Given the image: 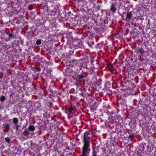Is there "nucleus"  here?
<instances>
[{
	"instance_id": "1",
	"label": "nucleus",
	"mask_w": 156,
	"mask_h": 156,
	"mask_svg": "<svg viewBox=\"0 0 156 156\" xmlns=\"http://www.w3.org/2000/svg\"><path fill=\"white\" fill-rule=\"evenodd\" d=\"M90 136H89V133L88 132H86L83 136V140L84 143V145L83 147V150H90L89 148L90 146Z\"/></svg>"
},
{
	"instance_id": "2",
	"label": "nucleus",
	"mask_w": 156,
	"mask_h": 156,
	"mask_svg": "<svg viewBox=\"0 0 156 156\" xmlns=\"http://www.w3.org/2000/svg\"><path fill=\"white\" fill-rule=\"evenodd\" d=\"M132 16V14L131 13V12H130L129 13H128L126 14V17L125 19L124 20H127L128 21H129L130 20Z\"/></svg>"
},
{
	"instance_id": "3",
	"label": "nucleus",
	"mask_w": 156,
	"mask_h": 156,
	"mask_svg": "<svg viewBox=\"0 0 156 156\" xmlns=\"http://www.w3.org/2000/svg\"><path fill=\"white\" fill-rule=\"evenodd\" d=\"M90 151V150L82 149V153L81 156H88Z\"/></svg>"
},
{
	"instance_id": "4",
	"label": "nucleus",
	"mask_w": 156,
	"mask_h": 156,
	"mask_svg": "<svg viewBox=\"0 0 156 156\" xmlns=\"http://www.w3.org/2000/svg\"><path fill=\"white\" fill-rule=\"evenodd\" d=\"M145 52L143 48H139L138 50L136 52L138 53H140V54H143Z\"/></svg>"
},
{
	"instance_id": "5",
	"label": "nucleus",
	"mask_w": 156,
	"mask_h": 156,
	"mask_svg": "<svg viewBox=\"0 0 156 156\" xmlns=\"http://www.w3.org/2000/svg\"><path fill=\"white\" fill-rule=\"evenodd\" d=\"M116 8L115 6L112 4L111 6L110 10H111L113 13H114L116 11Z\"/></svg>"
},
{
	"instance_id": "6",
	"label": "nucleus",
	"mask_w": 156,
	"mask_h": 156,
	"mask_svg": "<svg viewBox=\"0 0 156 156\" xmlns=\"http://www.w3.org/2000/svg\"><path fill=\"white\" fill-rule=\"evenodd\" d=\"M73 111V108L72 107H70L66 111V113H68L69 114L71 112H72V111Z\"/></svg>"
},
{
	"instance_id": "7",
	"label": "nucleus",
	"mask_w": 156,
	"mask_h": 156,
	"mask_svg": "<svg viewBox=\"0 0 156 156\" xmlns=\"http://www.w3.org/2000/svg\"><path fill=\"white\" fill-rule=\"evenodd\" d=\"M92 156H97V150L95 148L93 149L92 150Z\"/></svg>"
},
{
	"instance_id": "8",
	"label": "nucleus",
	"mask_w": 156,
	"mask_h": 156,
	"mask_svg": "<svg viewBox=\"0 0 156 156\" xmlns=\"http://www.w3.org/2000/svg\"><path fill=\"white\" fill-rule=\"evenodd\" d=\"M29 134V131L27 129H25L23 133V134L24 136H27Z\"/></svg>"
},
{
	"instance_id": "9",
	"label": "nucleus",
	"mask_w": 156,
	"mask_h": 156,
	"mask_svg": "<svg viewBox=\"0 0 156 156\" xmlns=\"http://www.w3.org/2000/svg\"><path fill=\"white\" fill-rule=\"evenodd\" d=\"M13 121L14 124L16 125L18 124L19 120L16 118H14L13 119Z\"/></svg>"
},
{
	"instance_id": "10",
	"label": "nucleus",
	"mask_w": 156,
	"mask_h": 156,
	"mask_svg": "<svg viewBox=\"0 0 156 156\" xmlns=\"http://www.w3.org/2000/svg\"><path fill=\"white\" fill-rule=\"evenodd\" d=\"M28 129L30 131H33L34 130L35 128L33 126L30 125L29 126Z\"/></svg>"
},
{
	"instance_id": "11",
	"label": "nucleus",
	"mask_w": 156,
	"mask_h": 156,
	"mask_svg": "<svg viewBox=\"0 0 156 156\" xmlns=\"http://www.w3.org/2000/svg\"><path fill=\"white\" fill-rule=\"evenodd\" d=\"M5 99V97L4 96H2L0 98V100L2 101H4Z\"/></svg>"
},
{
	"instance_id": "12",
	"label": "nucleus",
	"mask_w": 156,
	"mask_h": 156,
	"mask_svg": "<svg viewBox=\"0 0 156 156\" xmlns=\"http://www.w3.org/2000/svg\"><path fill=\"white\" fill-rule=\"evenodd\" d=\"M3 126L5 128L9 129V125L8 124H6L3 125Z\"/></svg>"
},
{
	"instance_id": "13",
	"label": "nucleus",
	"mask_w": 156,
	"mask_h": 156,
	"mask_svg": "<svg viewBox=\"0 0 156 156\" xmlns=\"http://www.w3.org/2000/svg\"><path fill=\"white\" fill-rule=\"evenodd\" d=\"M10 139L9 137H6L5 138V141L6 142L9 143L10 142Z\"/></svg>"
},
{
	"instance_id": "14",
	"label": "nucleus",
	"mask_w": 156,
	"mask_h": 156,
	"mask_svg": "<svg viewBox=\"0 0 156 156\" xmlns=\"http://www.w3.org/2000/svg\"><path fill=\"white\" fill-rule=\"evenodd\" d=\"M15 129L16 130H18L20 127V126L18 124L15 125Z\"/></svg>"
},
{
	"instance_id": "15",
	"label": "nucleus",
	"mask_w": 156,
	"mask_h": 156,
	"mask_svg": "<svg viewBox=\"0 0 156 156\" xmlns=\"http://www.w3.org/2000/svg\"><path fill=\"white\" fill-rule=\"evenodd\" d=\"M41 43V41L40 40H37L36 42V44H40Z\"/></svg>"
},
{
	"instance_id": "16",
	"label": "nucleus",
	"mask_w": 156,
	"mask_h": 156,
	"mask_svg": "<svg viewBox=\"0 0 156 156\" xmlns=\"http://www.w3.org/2000/svg\"><path fill=\"white\" fill-rule=\"evenodd\" d=\"M8 35H9V38H14L13 37V35L12 34H9Z\"/></svg>"
},
{
	"instance_id": "17",
	"label": "nucleus",
	"mask_w": 156,
	"mask_h": 156,
	"mask_svg": "<svg viewBox=\"0 0 156 156\" xmlns=\"http://www.w3.org/2000/svg\"><path fill=\"white\" fill-rule=\"evenodd\" d=\"M134 137V135L133 134H131L129 135V137L130 138H132Z\"/></svg>"
},
{
	"instance_id": "18",
	"label": "nucleus",
	"mask_w": 156,
	"mask_h": 156,
	"mask_svg": "<svg viewBox=\"0 0 156 156\" xmlns=\"http://www.w3.org/2000/svg\"><path fill=\"white\" fill-rule=\"evenodd\" d=\"M75 85H76V86H79V84L78 83H75Z\"/></svg>"
},
{
	"instance_id": "19",
	"label": "nucleus",
	"mask_w": 156,
	"mask_h": 156,
	"mask_svg": "<svg viewBox=\"0 0 156 156\" xmlns=\"http://www.w3.org/2000/svg\"><path fill=\"white\" fill-rule=\"evenodd\" d=\"M108 108H109V109H110V106H108Z\"/></svg>"
},
{
	"instance_id": "20",
	"label": "nucleus",
	"mask_w": 156,
	"mask_h": 156,
	"mask_svg": "<svg viewBox=\"0 0 156 156\" xmlns=\"http://www.w3.org/2000/svg\"><path fill=\"white\" fill-rule=\"evenodd\" d=\"M83 78V76H82L81 77V78Z\"/></svg>"
}]
</instances>
